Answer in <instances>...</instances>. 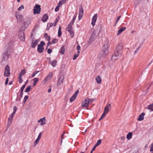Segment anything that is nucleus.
Wrapping results in <instances>:
<instances>
[{"instance_id":"nucleus-1","label":"nucleus","mask_w":153,"mask_h":153,"mask_svg":"<svg viewBox=\"0 0 153 153\" xmlns=\"http://www.w3.org/2000/svg\"><path fill=\"white\" fill-rule=\"evenodd\" d=\"M16 110L17 107L16 106H14L13 107V112L10 115V117L8 118V123L7 125V126L8 128L10 127V125L12 123L13 117L14 116L15 114L16 113Z\"/></svg>"},{"instance_id":"nucleus-2","label":"nucleus","mask_w":153,"mask_h":153,"mask_svg":"<svg viewBox=\"0 0 153 153\" xmlns=\"http://www.w3.org/2000/svg\"><path fill=\"white\" fill-rule=\"evenodd\" d=\"M95 98L90 99L88 98H86L82 103V105H88L89 104H91L95 100Z\"/></svg>"},{"instance_id":"nucleus-3","label":"nucleus","mask_w":153,"mask_h":153,"mask_svg":"<svg viewBox=\"0 0 153 153\" xmlns=\"http://www.w3.org/2000/svg\"><path fill=\"white\" fill-rule=\"evenodd\" d=\"M45 44L44 42L42 41L40 42V44L38 45L37 50L39 53H41L43 52L44 50L43 46Z\"/></svg>"},{"instance_id":"nucleus-4","label":"nucleus","mask_w":153,"mask_h":153,"mask_svg":"<svg viewBox=\"0 0 153 153\" xmlns=\"http://www.w3.org/2000/svg\"><path fill=\"white\" fill-rule=\"evenodd\" d=\"M123 47V44L122 43H119L115 51L122 54Z\"/></svg>"},{"instance_id":"nucleus-5","label":"nucleus","mask_w":153,"mask_h":153,"mask_svg":"<svg viewBox=\"0 0 153 153\" xmlns=\"http://www.w3.org/2000/svg\"><path fill=\"white\" fill-rule=\"evenodd\" d=\"M72 25L71 24H69L67 28V30L69 33L70 36L71 37H73L74 36V33L72 30Z\"/></svg>"},{"instance_id":"nucleus-6","label":"nucleus","mask_w":153,"mask_h":153,"mask_svg":"<svg viewBox=\"0 0 153 153\" xmlns=\"http://www.w3.org/2000/svg\"><path fill=\"white\" fill-rule=\"evenodd\" d=\"M10 74V68L8 65L6 66L4 73V76L6 77L9 76Z\"/></svg>"},{"instance_id":"nucleus-7","label":"nucleus","mask_w":153,"mask_h":153,"mask_svg":"<svg viewBox=\"0 0 153 153\" xmlns=\"http://www.w3.org/2000/svg\"><path fill=\"white\" fill-rule=\"evenodd\" d=\"M100 32V31L99 32H98V34H97L95 31L94 30L91 36L90 41L91 42L93 41L94 40L95 38L97 37V36L99 35Z\"/></svg>"},{"instance_id":"nucleus-8","label":"nucleus","mask_w":153,"mask_h":153,"mask_svg":"<svg viewBox=\"0 0 153 153\" xmlns=\"http://www.w3.org/2000/svg\"><path fill=\"white\" fill-rule=\"evenodd\" d=\"M9 54L10 53L8 50L5 51L2 54L3 60L4 61L7 60L8 59V56Z\"/></svg>"},{"instance_id":"nucleus-9","label":"nucleus","mask_w":153,"mask_h":153,"mask_svg":"<svg viewBox=\"0 0 153 153\" xmlns=\"http://www.w3.org/2000/svg\"><path fill=\"white\" fill-rule=\"evenodd\" d=\"M40 5H36V6L34 7L33 9L34 14L39 13L40 11Z\"/></svg>"},{"instance_id":"nucleus-10","label":"nucleus","mask_w":153,"mask_h":153,"mask_svg":"<svg viewBox=\"0 0 153 153\" xmlns=\"http://www.w3.org/2000/svg\"><path fill=\"white\" fill-rule=\"evenodd\" d=\"M121 55V54L115 51L114 53L112 56V60H115L118 59Z\"/></svg>"},{"instance_id":"nucleus-11","label":"nucleus","mask_w":153,"mask_h":153,"mask_svg":"<svg viewBox=\"0 0 153 153\" xmlns=\"http://www.w3.org/2000/svg\"><path fill=\"white\" fill-rule=\"evenodd\" d=\"M108 40H106L103 45L102 48V51L104 52H107L108 48Z\"/></svg>"},{"instance_id":"nucleus-12","label":"nucleus","mask_w":153,"mask_h":153,"mask_svg":"<svg viewBox=\"0 0 153 153\" xmlns=\"http://www.w3.org/2000/svg\"><path fill=\"white\" fill-rule=\"evenodd\" d=\"M64 79V76L62 75H59L58 81L57 85L59 86L63 82Z\"/></svg>"},{"instance_id":"nucleus-13","label":"nucleus","mask_w":153,"mask_h":153,"mask_svg":"<svg viewBox=\"0 0 153 153\" xmlns=\"http://www.w3.org/2000/svg\"><path fill=\"white\" fill-rule=\"evenodd\" d=\"M79 92V91L78 90H77L74 93L73 95L71 97L70 99V101L71 102H73L75 100Z\"/></svg>"},{"instance_id":"nucleus-14","label":"nucleus","mask_w":153,"mask_h":153,"mask_svg":"<svg viewBox=\"0 0 153 153\" xmlns=\"http://www.w3.org/2000/svg\"><path fill=\"white\" fill-rule=\"evenodd\" d=\"M53 76V74L52 73H50L43 80V82L45 83L46 82L50 79Z\"/></svg>"},{"instance_id":"nucleus-15","label":"nucleus","mask_w":153,"mask_h":153,"mask_svg":"<svg viewBox=\"0 0 153 153\" xmlns=\"http://www.w3.org/2000/svg\"><path fill=\"white\" fill-rule=\"evenodd\" d=\"M97 15V14H95L92 17V22L91 24H92L93 26H94L95 25V23L96 22Z\"/></svg>"},{"instance_id":"nucleus-16","label":"nucleus","mask_w":153,"mask_h":153,"mask_svg":"<svg viewBox=\"0 0 153 153\" xmlns=\"http://www.w3.org/2000/svg\"><path fill=\"white\" fill-rule=\"evenodd\" d=\"M110 106H106L105 108L104 111L102 114L105 116V115L108 113L110 109Z\"/></svg>"},{"instance_id":"nucleus-17","label":"nucleus","mask_w":153,"mask_h":153,"mask_svg":"<svg viewBox=\"0 0 153 153\" xmlns=\"http://www.w3.org/2000/svg\"><path fill=\"white\" fill-rule=\"evenodd\" d=\"M45 120V117H44L43 118H41L38 121V122H41L40 125L42 126H43L46 124Z\"/></svg>"},{"instance_id":"nucleus-18","label":"nucleus","mask_w":153,"mask_h":153,"mask_svg":"<svg viewBox=\"0 0 153 153\" xmlns=\"http://www.w3.org/2000/svg\"><path fill=\"white\" fill-rule=\"evenodd\" d=\"M145 114L144 113H142L140 114L138 118L137 119V120L139 121H141L143 120L144 119V117L145 116Z\"/></svg>"},{"instance_id":"nucleus-19","label":"nucleus","mask_w":153,"mask_h":153,"mask_svg":"<svg viewBox=\"0 0 153 153\" xmlns=\"http://www.w3.org/2000/svg\"><path fill=\"white\" fill-rule=\"evenodd\" d=\"M16 17L18 20L21 22L22 21L23 19V16L22 15H20L19 14H16Z\"/></svg>"},{"instance_id":"nucleus-20","label":"nucleus","mask_w":153,"mask_h":153,"mask_svg":"<svg viewBox=\"0 0 153 153\" xmlns=\"http://www.w3.org/2000/svg\"><path fill=\"white\" fill-rule=\"evenodd\" d=\"M49 63L53 67H55L57 64V61L56 60H53L52 61L50 60L49 61Z\"/></svg>"},{"instance_id":"nucleus-21","label":"nucleus","mask_w":153,"mask_h":153,"mask_svg":"<svg viewBox=\"0 0 153 153\" xmlns=\"http://www.w3.org/2000/svg\"><path fill=\"white\" fill-rule=\"evenodd\" d=\"M126 27H121V28L119 29L117 33V35H119L120 34H121L123 31H124L126 29Z\"/></svg>"},{"instance_id":"nucleus-22","label":"nucleus","mask_w":153,"mask_h":153,"mask_svg":"<svg viewBox=\"0 0 153 153\" xmlns=\"http://www.w3.org/2000/svg\"><path fill=\"white\" fill-rule=\"evenodd\" d=\"M48 16L47 14H45L43 16L42 18V20L43 22H45L48 19Z\"/></svg>"},{"instance_id":"nucleus-23","label":"nucleus","mask_w":153,"mask_h":153,"mask_svg":"<svg viewBox=\"0 0 153 153\" xmlns=\"http://www.w3.org/2000/svg\"><path fill=\"white\" fill-rule=\"evenodd\" d=\"M39 41V40L36 39L34 42H33L32 44V47L33 48H35L36 45L38 43V42Z\"/></svg>"},{"instance_id":"nucleus-24","label":"nucleus","mask_w":153,"mask_h":153,"mask_svg":"<svg viewBox=\"0 0 153 153\" xmlns=\"http://www.w3.org/2000/svg\"><path fill=\"white\" fill-rule=\"evenodd\" d=\"M97 83L100 84L101 82V79L100 76H98L95 79Z\"/></svg>"},{"instance_id":"nucleus-25","label":"nucleus","mask_w":153,"mask_h":153,"mask_svg":"<svg viewBox=\"0 0 153 153\" xmlns=\"http://www.w3.org/2000/svg\"><path fill=\"white\" fill-rule=\"evenodd\" d=\"M132 133L131 132H129L127 134L126 138L128 140H130L132 137Z\"/></svg>"},{"instance_id":"nucleus-26","label":"nucleus","mask_w":153,"mask_h":153,"mask_svg":"<svg viewBox=\"0 0 153 153\" xmlns=\"http://www.w3.org/2000/svg\"><path fill=\"white\" fill-rule=\"evenodd\" d=\"M83 9L82 7L81 6L79 7V14L83 15Z\"/></svg>"},{"instance_id":"nucleus-27","label":"nucleus","mask_w":153,"mask_h":153,"mask_svg":"<svg viewBox=\"0 0 153 153\" xmlns=\"http://www.w3.org/2000/svg\"><path fill=\"white\" fill-rule=\"evenodd\" d=\"M29 23V22L28 21H27V20H26L25 21H24V22L23 24L25 27V28L27 27L28 26V25Z\"/></svg>"},{"instance_id":"nucleus-28","label":"nucleus","mask_w":153,"mask_h":153,"mask_svg":"<svg viewBox=\"0 0 153 153\" xmlns=\"http://www.w3.org/2000/svg\"><path fill=\"white\" fill-rule=\"evenodd\" d=\"M44 37L48 41H49L51 39L50 37L48 35L47 33H45L44 35Z\"/></svg>"},{"instance_id":"nucleus-29","label":"nucleus","mask_w":153,"mask_h":153,"mask_svg":"<svg viewBox=\"0 0 153 153\" xmlns=\"http://www.w3.org/2000/svg\"><path fill=\"white\" fill-rule=\"evenodd\" d=\"M26 73V71L25 70H22L19 73V76H22L24 75Z\"/></svg>"},{"instance_id":"nucleus-30","label":"nucleus","mask_w":153,"mask_h":153,"mask_svg":"<svg viewBox=\"0 0 153 153\" xmlns=\"http://www.w3.org/2000/svg\"><path fill=\"white\" fill-rule=\"evenodd\" d=\"M66 0H62L59 1L58 5L60 7L63 4L65 3L66 2Z\"/></svg>"},{"instance_id":"nucleus-31","label":"nucleus","mask_w":153,"mask_h":153,"mask_svg":"<svg viewBox=\"0 0 153 153\" xmlns=\"http://www.w3.org/2000/svg\"><path fill=\"white\" fill-rule=\"evenodd\" d=\"M61 26H59L58 31V36L59 37H60L62 35V33L61 32Z\"/></svg>"},{"instance_id":"nucleus-32","label":"nucleus","mask_w":153,"mask_h":153,"mask_svg":"<svg viewBox=\"0 0 153 153\" xmlns=\"http://www.w3.org/2000/svg\"><path fill=\"white\" fill-rule=\"evenodd\" d=\"M65 51V48H64V46H62L60 48V53L62 54H63L64 53Z\"/></svg>"},{"instance_id":"nucleus-33","label":"nucleus","mask_w":153,"mask_h":153,"mask_svg":"<svg viewBox=\"0 0 153 153\" xmlns=\"http://www.w3.org/2000/svg\"><path fill=\"white\" fill-rule=\"evenodd\" d=\"M39 80L38 78H35L33 79V86H35L36 85V83Z\"/></svg>"},{"instance_id":"nucleus-34","label":"nucleus","mask_w":153,"mask_h":153,"mask_svg":"<svg viewBox=\"0 0 153 153\" xmlns=\"http://www.w3.org/2000/svg\"><path fill=\"white\" fill-rule=\"evenodd\" d=\"M142 46V45H139L138 47L136 49V50L134 51V54H135L137 53L139 51V50Z\"/></svg>"},{"instance_id":"nucleus-35","label":"nucleus","mask_w":153,"mask_h":153,"mask_svg":"<svg viewBox=\"0 0 153 153\" xmlns=\"http://www.w3.org/2000/svg\"><path fill=\"white\" fill-rule=\"evenodd\" d=\"M132 153H139L138 149L137 148H135L132 150Z\"/></svg>"},{"instance_id":"nucleus-36","label":"nucleus","mask_w":153,"mask_h":153,"mask_svg":"<svg viewBox=\"0 0 153 153\" xmlns=\"http://www.w3.org/2000/svg\"><path fill=\"white\" fill-rule=\"evenodd\" d=\"M39 72V71H35L33 73V74H32L31 76H30L29 77V78H33V77H34V76H35V75H36V74H37Z\"/></svg>"},{"instance_id":"nucleus-37","label":"nucleus","mask_w":153,"mask_h":153,"mask_svg":"<svg viewBox=\"0 0 153 153\" xmlns=\"http://www.w3.org/2000/svg\"><path fill=\"white\" fill-rule=\"evenodd\" d=\"M31 89V86L30 85L28 86L25 90V92H27L30 91Z\"/></svg>"},{"instance_id":"nucleus-38","label":"nucleus","mask_w":153,"mask_h":153,"mask_svg":"<svg viewBox=\"0 0 153 153\" xmlns=\"http://www.w3.org/2000/svg\"><path fill=\"white\" fill-rule=\"evenodd\" d=\"M79 53H78L77 52V53L75 54L73 57V59L74 60H75L76 59L77 57L79 56Z\"/></svg>"},{"instance_id":"nucleus-39","label":"nucleus","mask_w":153,"mask_h":153,"mask_svg":"<svg viewBox=\"0 0 153 153\" xmlns=\"http://www.w3.org/2000/svg\"><path fill=\"white\" fill-rule=\"evenodd\" d=\"M76 16H74V17L72 19V20H71V23H70V24H72V25H73L74 23V22H75V20L76 19Z\"/></svg>"},{"instance_id":"nucleus-40","label":"nucleus","mask_w":153,"mask_h":153,"mask_svg":"<svg viewBox=\"0 0 153 153\" xmlns=\"http://www.w3.org/2000/svg\"><path fill=\"white\" fill-rule=\"evenodd\" d=\"M101 140H98L97 143H96V144H95V145L96 146H99L100 144L101 143Z\"/></svg>"},{"instance_id":"nucleus-41","label":"nucleus","mask_w":153,"mask_h":153,"mask_svg":"<svg viewBox=\"0 0 153 153\" xmlns=\"http://www.w3.org/2000/svg\"><path fill=\"white\" fill-rule=\"evenodd\" d=\"M27 84V83H25V85H23L21 87V91L22 92H23L24 89L26 86V85Z\"/></svg>"},{"instance_id":"nucleus-42","label":"nucleus","mask_w":153,"mask_h":153,"mask_svg":"<svg viewBox=\"0 0 153 153\" xmlns=\"http://www.w3.org/2000/svg\"><path fill=\"white\" fill-rule=\"evenodd\" d=\"M89 106H82V107L85 110H89L90 109L88 107Z\"/></svg>"},{"instance_id":"nucleus-43","label":"nucleus","mask_w":153,"mask_h":153,"mask_svg":"<svg viewBox=\"0 0 153 153\" xmlns=\"http://www.w3.org/2000/svg\"><path fill=\"white\" fill-rule=\"evenodd\" d=\"M18 78H19V82L20 83H22L23 82V80H22V76H19Z\"/></svg>"},{"instance_id":"nucleus-44","label":"nucleus","mask_w":153,"mask_h":153,"mask_svg":"<svg viewBox=\"0 0 153 153\" xmlns=\"http://www.w3.org/2000/svg\"><path fill=\"white\" fill-rule=\"evenodd\" d=\"M147 108L150 111H153V106H148Z\"/></svg>"},{"instance_id":"nucleus-45","label":"nucleus","mask_w":153,"mask_h":153,"mask_svg":"<svg viewBox=\"0 0 153 153\" xmlns=\"http://www.w3.org/2000/svg\"><path fill=\"white\" fill-rule=\"evenodd\" d=\"M58 41V40L56 39H53L51 43L52 44H55Z\"/></svg>"},{"instance_id":"nucleus-46","label":"nucleus","mask_w":153,"mask_h":153,"mask_svg":"<svg viewBox=\"0 0 153 153\" xmlns=\"http://www.w3.org/2000/svg\"><path fill=\"white\" fill-rule=\"evenodd\" d=\"M48 26H49V27H51L53 26L54 25V23H49L48 24Z\"/></svg>"},{"instance_id":"nucleus-47","label":"nucleus","mask_w":153,"mask_h":153,"mask_svg":"<svg viewBox=\"0 0 153 153\" xmlns=\"http://www.w3.org/2000/svg\"><path fill=\"white\" fill-rule=\"evenodd\" d=\"M24 9V7L23 5H22L20 7L18 8V10L19 11H20V10H22Z\"/></svg>"},{"instance_id":"nucleus-48","label":"nucleus","mask_w":153,"mask_h":153,"mask_svg":"<svg viewBox=\"0 0 153 153\" xmlns=\"http://www.w3.org/2000/svg\"><path fill=\"white\" fill-rule=\"evenodd\" d=\"M60 6L58 5V6H57L55 8V12H57L59 10V8Z\"/></svg>"},{"instance_id":"nucleus-49","label":"nucleus","mask_w":153,"mask_h":153,"mask_svg":"<svg viewBox=\"0 0 153 153\" xmlns=\"http://www.w3.org/2000/svg\"><path fill=\"white\" fill-rule=\"evenodd\" d=\"M77 52L78 53H80V47L79 45H78L77 47Z\"/></svg>"},{"instance_id":"nucleus-50","label":"nucleus","mask_w":153,"mask_h":153,"mask_svg":"<svg viewBox=\"0 0 153 153\" xmlns=\"http://www.w3.org/2000/svg\"><path fill=\"white\" fill-rule=\"evenodd\" d=\"M39 140H40L37 139L35 141L34 143V145H36L39 143Z\"/></svg>"},{"instance_id":"nucleus-51","label":"nucleus","mask_w":153,"mask_h":153,"mask_svg":"<svg viewBox=\"0 0 153 153\" xmlns=\"http://www.w3.org/2000/svg\"><path fill=\"white\" fill-rule=\"evenodd\" d=\"M58 21V19L57 18L56 19L55 21L54 22V26H56L57 23Z\"/></svg>"},{"instance_id":"nucleus-52","label":"nucleus","mask_w":153,"mask_h":153,"mask_svg":"<svg viewBox=\"0 0 153 153\" xmlns=\"http://www.w3.org/2000/svg\"><path fill=\"white\" fill-rule=\"evenodd\" d=\"M42 133L41 132V133H40L38 137L37 138V139H39V140H40V139H41V136H42Z\"/></svg>"},{"instance_id":"nucleus-53","label":"nucleus","mask_w":153,"mask_h":153,"mask_svg":"<svg viewBox=\"0 0 153 153\" xmlns=\"http://www.w3.org/2000/svg\"><path fill=\"white\" fill-rule=\"evenodd\" d=\"M20 40L22 41H24L25 40V37L23 36L20 37Z\"/></svg>"},{"instance_id":"nucleus-54","label":"nucleus","mask_w":153,"mask_h":153,"mask_svg":"<svg viewBox=\"0 0 153 153\" xmlns=\"http://www.w3.org/2000/svg\"><path fill=\"white\" fill-rule=\"evenodd\" d=\"M28 96L27 95L25 96L24 98V100L26 101L28 99Z\"/></svg>"},{"instance_id":"nucleus-55","label":"nucleus","mask_w":153,"mask_h":153,"mask_svg":"<svg viewBox=\"0 0 153 153\" xmlns=\"http://www.w3.org/2000/svg\"><path fill=\"white\" fill-rule=\"evenodd\" d=\"M83 15L79 14L78 19L79 20H80L82 18Z\"/></svg>"},{"instance_id":"nucleus-56","label":"nucleus","mask_w":153,"mask_h":153,"mask_svg":"<svg viewBox=\"0 0 153 153\" xmlns=\"http://www.w3.org/2000/svg\"><path fill=\"white\" fill-rule=\"evenodd\" d=\"M8 80H9L8 78H7L6 79L5 83V85H6L7 84V83H8Z\"/></svg>"},{"instance_id":"nucleus-57","label":"nucleus","mask_w":153,"mask_h":153,"mask_svg":"<svg viewBox=\"0 0 153 153\" xmlns=\"http://www.w3.org/2000/svg\"><path fill=\"white\" fill-rule=\"evenodd\" d=\"M105 117V116L102 114L100 118L99 119V120H100L101 119H102V118H103L104 117Z\"/></svg>"},{"instance_id":"nucleus-58","label":"nucleus","mask_w":153,"mask_h":153,"mask_svg":"<svg viewBox=\"0 0 153 153\" xmlns=\"http://www.w3.org/2000/svg\"><path fill=\"white\" fill-rule=\"evenodd\" d=\"M52 51L51 49H49L48 50V53L49 54H50L51 53Z\"/></svg>"},{"instance_id":"nucleus-59","label":"nucleus","mask_w":153,"mask_h":153,"mask_svg":"<svg viewBox=\"0 0 153 153\" xmlns=\"http://www.w3.org/2000/svg\"><path fill=\"white\" fill-rule=\"evenodd\" d=\"M121 17V16H118L117 17V21L116 22V23H117L119 21V20L120 19V18Z\"/></svg>"},{"instance_id":"nucleus-60","label":"nucleus","mask_w":153,"mask_h":153,"mask_svg":"<svg viewBox=\"0 0 153 153\" xmlns=\"http://www.w3.org/2000/svg\"><path fill=\"white\" fill-rule=\"evenodd\" d=\"M65 132H64V133H63V134H62V135H61V138H62V139H63V137H63V136H64V134H65ZM62 140H61V143H62Z\"/></svg>"},{"instance_id":"nucleus-61","label":"nucleus","mask_w":153,"mask_h":153,"mask_svg":"<svg viewBox=\"0 0 153 153\" xmlns=\"http://www.w3.org/2000/svg\"><path fill=\"white\" fill-rule=\"evenodd\" d=\"M97 146H96L95 145V146H94L93 148L92 149V151H94L95 149V148H96V147H97Z\"/></svg>"},{"instance_id":"nucleus-62","label":"nucleus","mask_w":153,"mask_h":153,"mask_svg":"<svg viewBox=\"0 0 153 153\" xmlns=\"http://www.w3.org/2000/svg\"><path fill=\"white\" fill-rule=\"evenodd\" d=\"M51 44L50 42H48L47 43V46H48Z\"/></svg>"},{"instance_id":"nucleus-63","label":"nucleus","mask_w":153,"mask_h":153,"mask_svg":"<svg viewBox=\"0 0 153 153\" xmlns=\"http://www.w3.org/2000/svg\"><path fill=\"white\" fill-rule=\"evenodd\" d=\"M50 27H49V26H48V25H47V30H49V28H50Z\"/></svg>"},{"instance_id":"nucleus-64","label":"nucleus","mask_w":153,"mask_h":153,"mask_svg":"<svg viewBox=\"0 0 153 153\" xmlns=\"http://www.w3.org/2000/svg\"><path fill=\"white\" fill-rule=\"evenodd\" d=\"M12 82L11 81L9 82L8 84L9 85H12Z\"/></svg>"}]
</instances>
